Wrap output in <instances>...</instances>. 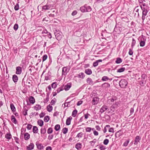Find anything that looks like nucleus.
Here are the masks:
<instances>
[{"instance_id": "obj_11", "label": "nucleus", "mask_w": 150, "mask_h": 150, "mask_svg": "<svg viewBox=\"0 0 150 150\" xmlns=\"http://www.w3.org/2000/svg\"><path fill=\"white\" fill-rule=\"evenodd\" d=\"M34 145L33 143H31L28 146H27V150H31L33 149Z\"/></svg>"}, {"instance_id": "obj_44", "label": "nucleus", "mask_w": 150, "mask_h": 150, "mask_svg": "<svg viewBox=\"0 0 150 150\" xmlns=\"http://www.w3.org/2000/svg\"><path fill=\"white\" fill-rule=\"evenodd\" d=\"M53 132V129L51 127H49L47 129V133L48 134L52 133Z\"/></svg>"}, {"instance_id": "obj_43", "label": "nucleus", "mask_w": 150, "mask_h": 150, "mask_svg": "<svg viewBox=\"0 0 150 150\" xmlns=\"http://www.w3.org/2000/svg\"><path fill=\"white\" fill-rule=\"evenodd\" d=\"M11 137V135L10 134L7 133L5 135V137L8 139H10Z\"/></svg>"}, {"instance_id": "obj_2", "label": "nucleus", "mask_w": 150, "mask_h": 150, "mask_svg": "<svg viewBox=\"0 0 150 150\" xmlns=\"http://www.w3.org/2000/svg\"><path fill=\"white\" fill-rule=\"evenodd\" d=\"M80 10L81 12L84 13L91 11L92 8L90 6H88L86 4H85L83 6L80 7Z\"/></svg>"}, {"instance_id": "obj_40", "label": "nucleus", "mask_w": 150, "mask_h": 150, "mask_svg": "<svg viewBox=\"0 0 150 150\" xmlns=\"http://www.w3.org/2000/svg\"><path fill=\"white\" fill-rule=\"evenodd\" d=\"M139 7L138 6H137L134 9V11H135L136 12L138 13V17L139 16Z\"/></svg>"}, {"instance_id": "obj_49", "label": "nucleus", "mask_w": 150, "mask_h": 150, "mask_svg": "<svg viewBox=\"0 0 150 150\" xmlns=\"http://www.w3.org/2000/svg\"><path fill=\"white\" fill-rule=\"evenodd\" d=\"M18 28V25L17 24H15L13 27V29L14 30L16 31L17 30Z\"/></svg>"}, {"instance_id": "obj_4", "label": "nucleus", "mask_w": 150, "mask_h": 150, "mask_svg": "<svg viewBox=\"0 0 150 150\" xmlns=\"http://www.w3.org/2000/svg\"><path fill=\"white\" fill-rule=\"evenodd\" d=\"M142 80L140 82V84L141 86H143L146 83V79L147 77L145 74H143L141 76Z\"/></svg>"}, {"instance_id": "obj_41", "label": "nucleus", "mask_w": 150, "mask_h": 150, "mask_svg": "<svg viewBox=\"0 0 150 150\" xmlns=\"http://www.w3.org/2000/svg\"><path fill=\"white\" fill-rule=\"evenodd\" d=\"M60 127V125L59 124H57L55 126L54 129L56 131H58L59 130Z\"/></svg>"}, {"instance_id": "obj_47", "label": "nucleus", "mask_w": 150, "mask_h": 150, "mask_svg": "<svg viewBox=\"0 0 150 150\" xmlns=\"http://www.w3.org/2000/svg\"><path fill=\"white\" fill-rule=\"evenodd\" d=\"M62 132L64 134H66L68 131V129L67 128H64L62 129Z\"/></svg>"}, {"instance_id": "obj_58", "label": "nucleus", "mask_w": 150, "mask_h": 150, "mask_svg": "<svg viewBox=\"0 0 150 150\" xmlns=\"http://www.w3.org/2000/svg\"><path fill=\"white\" fill-rule=\"evenodd\" d=\"M32 125H31L30 124H28L27 127V128L28 129V130L31 129L32 128Z\"/></svg>"}, {"instance_id": "obj_19", "label": "nucleus", "mask_w": 150, "mask_h": 150, "mask_svg": "<svg viewBox=\"0 0 150 150\" xmlns=\"http://www.w3.org/2000/svg\"><path fill=\"white\" fill-rule=\"evenodd\" d=\"M82 144L80 143H77L75 145L76 148L78 150H80L81 148Z\"/></svg>"}, {"instance_id": "obj_38", "label": "nucleus", "mask_w": 150, "mask_h": 150, "mask_svg": "<svg viewBox=\"0 0 150 150\" xmlns=\"http://www.w3.org/2000/svg\"><path fill=\"white\" fill-rule=\"evenodd\" d=\"M57 85V83L56 82L53 83L51 84V86L52 88H56Z\"/></svg>"}, {"instance_id": "obj_39", "label": "nucleus", "mask_w": 150, "mask_h": 150, "mask_svg": "<svg viewBox=\"0 0 150 150\" xmlns=\"http://www.w3.org/2000/svg\"><path fill=\"white\" fill-rule=\"evenodd\" d=\"M10 108L13 112H14L16 111V108L13 104L11 103L10 104Z\"/></svg>"}, {"instance_id": "obj_21", "label": "nucleus", "mask_w": 150, "mask_h": 150, "mask_svg": "<svg viewBox=\"0 0 150 150\" xmlns=\"http://www.w3.org/2000/svg\"><path fill=\"white\" fill-rule=\"evenodd\" d=\"M36 145L37 148L38 149L41 150L43 149L44 148V146L41 144H39L37 143Z\"/></svg>"}, {"instance_id": "obj_14", "label": "nucleus", "mask_w": 150, "mask_h": 150, "mask_svg": "<svg viewBox=\"0 0 150 150\" xmlns=\"http://www.w3.org/2000/svg\"><path fill=\"white\" fill-rule=\"evenodd\" d=\"M41 31L42 30V33L43 34V36H46V34L48 33L47 30L46 29H45L44 28H41L40 29Z\"/></svg>"}, {"instance_id": "obj_20", "label": "nucleus", "mask_w": 150, "mask_h": 150, "mask_svg": "<svg viewBox=\"0 0 150 150\" xmlns=\"http://www.w3.org/2000/svg\"><path fill=\"white\" fill-rule=\"evenodd\" d=\"M85 72L88 75H91L92 73V71L91 69H86L85 70Z\"/></svg>"}, {"instance_id": "obj_30", "label": "nucleus", "mask_w": 150, "mask_h": 150, "mask_svg": "<svg viewBox=\"0 0 150 150\" xmlns=\"http://www.w3.org/2000/svg\"><path fill=\"white\" fill-rule=\"evenodd\" d=\"M77 110L76 109L74 110L72 113V116L74 117H75L77 115Z\"/></svg>"}, {"instance_id": "obj_33", "label": "nucleus", "mask_w": 150, "mask_h": 150, "mask_svg": "<svg viewBox=\"0 0 150 150\" xmlns=\"http://www.w3.org/2000/svg\"><path fill=\"white\" fill-rule=\"evenodd\" d=\"M34 108L35 110H40L41 108V106L40 105H36V106H34Z\"/></svg>"}, {"instance_id": "obj_48", "label": "nucleus", "mask_w": 150, "mask_h": 150, "mask_svg": "<svg viewBox=\"0 0 150 150\" xmlns=\"http://www.w3.org/2000/svg\"><path fill=\"white\" fill-rule=\"evenodd\" d=\"M109 142V140L108 139H105L103 142V144L104 145H107L108 144Z\"/></svg>"}, {"instance_id": "obj_51", "label": "nucleus", "mask_w": 150, "mask_h": 150, "mask_svg": "<svg viewBox=\"0 0 150 150\" xmlns=\"http://www.w3.org/2000/svg\"><path fill=\"white\" fill-rule=\"evenodd\" d=\"M83 134V133L82 132H80L78 133L76 137L78 138H81L82 137V135Z\"/></svg>"}, {"instance_id": "obj_16", "label": "nucleus", "mask_w": 150, "mask_h": 150, "mask_svg": "<svg viewBox=\"0 0 150 150\" xmlns=\"http://www.w3.org/2000/svg\"><path fill=\"white\" fill-rule=\"evenodd\" d=\"M122 134V132L120 130L116 132L115 134V137L116 138L119 137Z\"/></svg>"}, {"instance_id": "obj_23", "label": "nucleus", "mask_w": 150, "mask_h": 150, "mask_svg": "<svg viewBox=\"0 0 150 150\" xmlns=\"http://www.w3.org/2000/svg\"><path fill=\"white\" fill-rule=\"evenodd\" d=\"M12 79L14 83L16 82L18 80V78L17 76L15 74L13 76Z\"/></svg>"}, {"instance_id": "obj_57", "label": "nucleus", "mask_w": 150, "mask_h": 150, "mask_svg": "<svg viewBox=\"0 0 150 150\" xmlns=\"http://www.w3.org/2000/svg\"><path fill=\"white\" fill-rule=\"evenodd\" d=\"M116 98L115 97H114L109 99V100H110L111 102H113L115 100H116Z\"/></svg>"}, {"instance_id": "obj_25", "label": "nucleus", "mask_w": 150, "mask_h": 150, "mask_svg": "<svg viewBox=\"0 0 150 150\" xmlns=\"http://www.w3.org/2000/svg\"><path fill=\"white\" fill-rule=\"evenodd\" d=\"M11 118V121L12 122H13L15 124H16L17 123V120L14 115H12Z\"/></svg>"}, {"instance_id": "obj_35", "label": "nucleus", "mask_w": 150, "mask_h": 150, "mask_svg": "<svg viewBox=\"0 0 150 150\" xmlns=\"http://www.w3.org/2000/svg\"><path fill=\"white\" fill-rule=\"evenodd\" d=\"M129 140H130L129 139H127V140H126L124 143L123 145V146H127L129 142Z\"/></svg>"}, {"instance_id": "obj_31", "label": "nucleus", "mask_w": 150, "mask_h": 150, "mask_svg": "<svg viewBox=\"0 0 150 150\" xmlns=\"http://www.w3.org/2000/svg\"><path fill=\"white\" fill-rule=\"evenodd\" d=\"M122 62V59L118 57L116 59L115 63L117 64H120Z\"/></svg>"}, {"instance_id": "obj_18", "label": "nucleus", "mask_w": 150, "mask_h": 150, "mask_svg": "<svg viewBox=\"0 0 150 150\" xmlns=\"http://www.w3.org/2000/svg\"><path fill=\"white\" fill-rule=\"evenodd\" d=\"M71 85L70 83H68L64 87V89L65 91H68L71 87Z\"/></svg>"}, {"instance_id": "obj_26", "label": "nucleus", "mask_w": 150, "mask_h": 150, "mask_svg": "<svg viewBox=\"0 0 150 150\" xmlns=\"http://www.w3.org/2000/svg\"><path fill=\"white\" fill-rule=\"evenodd\" d=\"M33 132L34 133H37L38 132V127L36 126H34L33 127Z\"/></svg>"}, {"instance_id": "obj_7", "label": "nucleus", "mask_w": 150, "mask_h": 150, "mask_svg": "<svg viewBox=\"0 0 150 150\" xmlns=\"http://www.w3.org/2000/svg\"><path fill=\"white\" fill-rule=\"evenodd\" d=\"M142 38H143V40H141L140 42V46L141 47H143L144 46L145 44V42L146 41V39L145 37L143 35H142Z\"/></svg>"}, {"instance_id": "obj_5", "label": "nucleus", "mask_w": 150, "mask_h": 150, "mask_svg": "<svg viewBox=\"0 0 150 150\" xmlns=\"http://www.w3.org/2000/svg\"><path fill=\"white\" fill-rule=\"evenodd\" d=\"M62 33L56 30L54 32V34L57 39L60 40L62 38V35H61Z\"/></svg>"}, {"instance_id": "obj_28", "label": "nucleus", "mask_w": 150, "mask_h": 150, "mask_svg": "<svg viewBox=\"0 0 150 150\" xmlns=\"http://www.w3.org/2000/svg\"><path fill=\"white\" fill-rule=\"evenodd\" d=\"M47 110L49 112H51L53 109L51 105H48L47 106Z\"/></svg>"}, {"instance_id": "obj_36", "label": "nucleus", "mask_w": 150, "mask_h": 150, "mask_svg": "<svg viewBox=\"0 0 150 150\" xmlns=\"http://www.w3.org/2000/svg\"><path fill=\"white\" fill-rule=\"evenodd\" d=\"M28 111V110L26 108H25V107H24L23 108V114L25 115V116L26 115H27V111Z\"/></svg>"}, {"instance_id": "obj_53", "label": "nucleus", "mask_w": 150, "mask_h": 150, "mask_svg": "<svg viewBox=\"0 0 150 150\" xmlns=\"http://www.w3.org/2000/svg\"><path fill=\"white\" fill-rule=\"evenodd\" d=\"M99 148L100 150H105L106 149V148L103 145H100L99 146Z\"/></svg>"}, {"instance_id": "obj_24", "label": "nucleus", "mask_w": 150, "mask_h": 150, "mask_svg": "<svg viewBox=\"0 0 150 150\" xmlns=\"http://www.w3.org/2000/svg\"><path fill=\"white\" fill-rule=\"evenodd\" d=\"M110 86L109 83H105L102 85V86L104 88H109Z\"/></svg>"}, {"instance_id": "obj_59", "label": "nucleus", "mask_w": 150, "mask_h": 150, "mask_svg": "<svg viewBox=\"0 0 150 150\" xmlns=\"http://www.w3.org/2000/svg\"><path fill=\"white\" fill-rule=\"evenodd\" d=\"M98 65V62L96 61L94 62L93 64V66L94 67H96Z\"/></svg>"}, {"instance_id": "obj_50", "label": "nucleus", "mask_w": 150, "mask_h": 150, "mask_svg": "<svg viewBox=\"0 0 150 150\" xmlns=\"http://www.w3.org/2000/svg\"><path fill=\"white\" fill-rule=\"evenodd\" d=\"M47 58V56L46 54L44 55L42 57V62H44L45 61Z\"/></svg>"}, {"instance_id": "obj_15", "label": "nucleus", "mask_w": 150, "mask_h": 150, "mask_svg": "<svg viewBox=\"0 0 150 150\" xmlns=\"http://www.w3.org/2000/svg\"><path fill=\"white\" fill-rule=\"evenodd\" d=\"M72 119V117L71 116H70L67 119L66 122L67 125H69L71 124V121Z\"/></svg>"}, {"instance_id": "obj_45", "label": "nucleus", "mask_w": 150, "mask_h": 150, "mask_svg": "<svg viewBox=\"0 0 150 150\" xmlns=\"http://www.w3.org/2000/svg\"><path fill=\"white\" fill-rule=\"evenodd\" d=\"M46 129L45 128H41V134H44L46 132Z\"/></svg>"}, {"instance_id": "obj_56", "label": "nucleus", "mask_w": 150, "mask_h": 150, "mask_svg": "<svg viewBox=\"0 0 150 150\" xmlns=\"http://www.w3.org/2000/svg\"><path fill=\"white\" fill-rule=\"evenodd\" d=\"M53 137H54V135H53V134L49 135L48 136V139L49 140H51V139H53Z\"/></svg>"}, {"instance_id": "obj_3", "label": "nucleus", "mask_w": 150, "mask_h": 150, "mask_svg": "<svg viewBox=\"0 0 150 150\" xmlns=\"http://www.w3.org/2000/svg\"><path fill=\"white\" fill-rule=\"evenodd\" d=\"M128 82L125 79H122L119 82L120 86L122 88H125L127 86Z\"/></svg>"}, {"instance_id": "obj_32", "label": "nucleus", "mask_w": 150, "mask_h": 150, "mask_svg": "<svg viewBox=\"0 0 150 150\" xmlns=\"http://www.w3.org/2000/svg\"><path fill=\"white\" fill-rule=\"evenodd\" d=\"M98 103L97 98H94L92 100V104L93 105H95L97 104Z\"/></svg>"}, {"instance_id": "obj_22", "label": "nucleus", "mask_w": 150, "mask_h": 150, "mask_svg": "<svg viewBox=\"0 0 150 150\" xmlns=\"http://www.w3.org/2000/svg\"><path fill=\"white\" fill-rule=\"evenodd\" d=\"M24 138L25 140H28L30 138V135L28 133H25L24 134Z\"/></svg>"}, {"instance_id": "obj_29", "label": "nucleus", "mask_w": 150, "mask_h": 150, "mask_svg": "<svg viewBox=\"0 0 150 150\" xmlns=\"http://www.w3.org/2000/svg\"><path fill=\"white\" fill-rule=\"evenodd\" d=\"M43 121L41 120H39L38 121V124L41 127L43 125Z\"/></svg>"}, {"instance_id": "obj_12", "label": "nucleus", "mask_w": 150, "mask_h": 150, "mask_svg": "<svg viewBox=\"0 0 150 150\" xmlns=\"http://www.w3.org/2000/svg\"><path fill=\"white\" fill-rule=\"evenodd\" d=\"M22 72V68L20 67H16V73L18 74H21Z\"/></svg>"}, {"instance_id": "obj_17", "label": "nucleus", "mask_w": 150, "mask_h": 150, "mask_svg": "<svg viewBox=\"0 0 150 150\" xmlns=\"http://www.w3.org/2000/svg\"><path fill=\"white\" fill-rule=\"evenodd\" d=\"M29 100L30 103L32 104H33L35 102V99L33 96H30L29 97Z\"/></svg>"}, {"instance_id": "obj_63", "label": "nucleus", "mask_w": 150, "mask_h": 150, "mask_svg": "<svg viewBox=\"0 0 150 150\" xmlns=\"http://www.w3.org/2000/svg\"><path fill=\"white\" fill-rule=\"evenodd\" d=\"M45 114L44 113L42 112L40 114V118L43 117L45 115Z\"/></svg>"}, {"instance_id": "obj_8", "label": "nucleus", "mask_w": 150, "mask_h": 150, "mask_svg": "<svg viewBox=\"0 0 150 150\" xmlns=\"http://www.w3.org/2000/svg\"><path fill=\"white\" fill-rule=\"evenodd\" d=\"M52 7V5L47 4L43 6L42 7V9L45 10H47L49 9Z\"/></svg>"}, {"instance_id": "obj_37", "label": "nucleus", "mask_w": 150, "mask_h": 150, "mask_svg": "<svg viewBox=\"0 0 150 150\" xmlns=\"http://www.w3.org/2000/svg\"><path fill=\"white\" fill-rule=\"evenodd\" d=\"M109 79V78L106 76H104L102 77L101 80L103 81H106Z\"/></svg>"}, {"instance_id": "obj_10", "label": "nucleus", "mask_w": 150, "mask_h": 150, "mask_svg": "<svg viewBox=\"0 0 150 150\" xmlns=\"http://www.w3.org/2000/svg\"><path fill=\"white\" fill-rule=\"evenodd\" d=\"M107 109L108 107L107 106L103 105L100 109V112L101 113V114H102Z\"/></svg>"}, {"instance_id": "obj_6", "label": "nucleus", "mask_w": 150, "mask_h": 150, "mask_svg": "<svg viewBox=\"0 0 150 150\" xmlns=\"http://www.w3.org/2000/svg\"><path fill=\"white\" fill-rule=\"evenodd\" d=\"M69 69L67 67H64L62 68V75L65 76L67 73L69 72Z\"/></svg>"}, {"instance_id": "obj_34", "label": "nucleus", "mask_w": 150, "mask_h": 150, "mask_svg": "<svg viewBox=\"0 0 150 150\" xmlns=\"http://www.w3.org/2000/svg\"><path fill=\"white\" fill-rule=\"evenodd\" d=\"M125 67H122L118 69L117 71V72L118 73H121L125 71Z\"/></svg>"}, {"instance_id": "obj_42", "label": "nucleus", "mask_w": 150, "mask_h": 150, "mask_svg": "<svg viewBox=\"0 0 150 150\" xmlns=\"http://www.w3.org/2000/svg\"><path fill=\"white\" fill-rule=\"evenodd\" d=\"M50 120V117L48 116H46L44 119V121L45 122H47Z\"/></svg>"}, {"instance_id": "obj_52", "label": "nucleus", "mask_w": 150, "mask_h": 150, "mask_svg": "<svg viewBox=\"0 0 150 150\" xmlns=\"http://www.w3.org/2000/svg\"><path fill=\"white\" fill-rule=\"evenodd\" d=\"M96 139H95L93 140V141L90 142V143H91V144L92 145V146H93L94 145V144L96 142Z\"/></svg>"}, {"instance_id": "obj_1", "label": "nucleus", "mask_w": 150, "mask_h": 150, "mask_svg": "<svg viewBox=\"0 0 150 150\" xmlns=\"http://www.w3.org/2000/svg\"><path fill=\"white\" fill-rule=\"evenodd\" d=\"M140 7L142 11V18L144 21L145 18V16L147 15L148 12L150 10L148 4L145 3L143 4V6L141 5Z\"/></svg>"}, {"instance_id": "obj_13", "label": "nucleus", "mask_w": 150, "mask_h": 150, "mask_svg": "<svg viewBox=\"0 0 150 150\" xmlns=\"http://www.w3.org/2000/svg\"><path fill=\"white\" fill-rule=\"evenodd\" d=\"M141 139V137L139 136H137L135 138L134 144L137 145L138 142H139Z\"/></svg>"}, {"instance_id": "obj_61", "label": "nucleus", "mask_w": 150, "mask_h": 150, "mask_svg": "<svg viewBox=\"0 0 150 150\" xmlns=\"http://www.w3.org/2000/svg\"><path fill=\"white\" fill-rule=\"evenodd\" d=\"M77 13V12L75 10L74 11L71 13V15L73 16H74L76 15Z\"/></svg>"}, {"instance_id": "obj_64", "label": "nucleus", "mask_w": 150, "mask_h": 150, "mask_svg": "<svg viewBox=\"0 0 150 150\" xmlns=\"http://www.w3.org/2000/svg\"><path fill=\"white\" fill-rule=\"evenodd\" d=\"M63 90V89L62 88H58L57 90V93H59L60 92L62 91Z\"/></svg>"}, {"instance_id": "obj_62", "label": "nucleus", "mask_w": 150, "mask_h": 150, "mask_svg": "<svg viewBox=\"0 0 150 150\" xmlns=\"http://www.w3.org/2000/svg\"><path fill=\"white\" fill-rule=\"evenodd\" d=\"M108 131L110 132H114V128L112 127L110 128Z\"/></svg>"}, {"instance_id": "obj_9", "label": "nucleus", "mask_w": 150, "mask_h": 150, "mask_svg": "<svg viewBox=\"0 0 150 150\" xmlns=\"http://www.w3.org/2000/svg\"><path fill=\"white\" fill-rule=\"evenodd\" d=\"M86 81L87 83L89 85H93L94 84L92 79L90 78H87Z\"/></svg>"}, {"instance_id": "obj_27", "label": "nucleus", "mask_w": 150, "mask_h": 150, "mask_svg": "<svg viewBox=\"0 0 150 150\" xmlns=\"http://www.w3.org/2000/svg\"><path fill=\"white\" fill-rule=\"evenodd\" d=\"M85 76V75L84 74L83 72L80 73L78 74V77L79 78L83 79L84 78Z\"/></svg>"}, {"instance_id": "obj_46", "label": "nucleus", "mask_w": 150, "mask_h": 150, "mask_svg": "<svg viewBox=\"0 0 150 150\" xmlns=\"http://www.w3.org/2000/svg\"><path fill=\"white\" fill-rule=\"evenodd\" d=\"M136 44V41L135 40L134 38H132V43L131 46L132 48H133L134 46Z\"/></svg>"}, {"instance_id": "obj_55", "label": "nucleus", "mask_w": 150, "mask_h": 150, "mask_svg": "<svg viewBox=\"0 0 150 150\" xmlns=\"http://www.w3.org/2000/svg\"><path fill=\"white\" fill-rule=\"evenodd\" d=\"M91 130V128L90 127H87L86 129V132H90Z\"/></svg>"}, {"instance_id": "obj_54", "label": "nucleus", "mask_w": 150, "mask_h": 150, "mask_svg": "<svg viewBox=\"0 0 150 150\" xmlns=\"http://www.w3.org/2000/svg\"><path fill=\"white\" fill-rule=\"evenodd\" d=\"M19 6L18 4H17L14 7V9L16 11H17L19 9Z\"/></svg>"}, {"instance_id": "obj_60", "label": "nucleus", "mask_w": 150, "mask_h": 150, "mask_svg": "<svg viewBox=\"0 0 150 150\" xmlns=\"http://www.w3.org/2000/svg\"><path fill=\"white\" fill-rule=\"evenodd\" d=\"M128 54L129 55H132L133 54V52L132 51V50L131 49H129V52H128Z\"/></svg>"}]
</instances>
